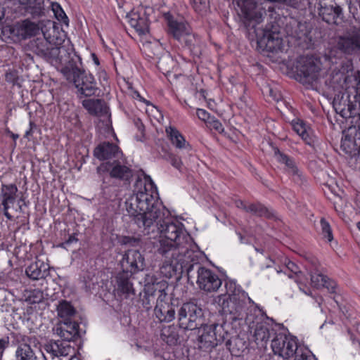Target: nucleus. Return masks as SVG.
<instances>
[{"label": "nucleus", "instance_id": "obj_4", "mask_svg": "<svg viewBox=\"0 0 360 360\" xmlns=\"http://www.w3.org/2000/svg\"><path fill=\"white\" fill-rule=\"evenodd\" d=\"M60 72L69 82L74 84L77 94L85 97L96 95L98 88L96 79L91 73L82 68L79 58L77 60L70 59Z\"/></svg>", "mask_w": 360, "mask_h": 360}, {"label": "nucleus", "instance_id": "obj_22", "mask_svg": "<svg viewBox=\"0 0 360 360\" xmlns=\"http://www.w3.org/2000/svg\"><path fill=\"white\" fill-rule=\"evenodd\" d=\"M233 330L234 335L229 333V335L226 336V346L232 355L239 356L248 349L249 342L245 334L239 335L237 329Z\"/></svg>", "mask_w": 360, "mask_h": 360}, {"label": "nucleus", "instance_id": "obj_62", "mask_svg": "<svg viewBox=\"0 0 360 360\" xmlns=\"http://www.w3.org/2000/svg\"><path fill=\"white\" fill-rule=\"evenodd\" d=\"M84 286L86 291L91 292L93 290L96 288V283L94 282H91L89 281L85 280Z\"/></svg>", "mask_w": 360, "mask_h": 360}, {"label": "nucleus", "instance_id": "obj_41", "mask_svg": "<svg viewBox=\"0 0 360 360\" xmlns=\"http://www.w3.org/2000/svg\"><path fill=\"white\" fill-rule=\"evenodd\" d=\"M58 314L64 320L71 319L76 314L75 307L67 300H61L57 307Z\"/></svg>", "mask_w": 360, "mask_h": 360}, {"label": "nucleus", "instance_id": "obj_7", "mask_svg": "<svg viewBox=\"0 0 360 360\" xmlns=\"http://www.w3.org/2000/svg\"><path fill=\"white\" fill-rule=\"evenodd\" d=\"M228 328L224 323L207 325L204 322V325L198 328L199 348L205 352H211L226 340V336L229 335Z\"/></svg>", "mask_w": 360, "mask_h": 360}, {"label": "nucleus", "instance_id": "obj_52", "mask_svg": "<svg viewBox=\"0 0 360 360\" xmlns=\"http://www.w3.org/2000/svg\"><path fill=\"white\" fill-rule=\"evenodd\" d=\"M322 287L327 288L330 293H335L337 288V283L335 281L330 279L326 276V285H323Z\"/></svg>", "mask_w": 360, "mask_h": 360}, {"label": "nucleus", "instance_id": "obj_59", "mask_svg": "<svg viewBox=\"0 0 360 360\" xmlns=\"http://www.w3.org/2000/svg\"><path fill=\"white\" fill-rule=\"evenodd\" d=\"M197 115L201 120L205 121L209 118V113L203 109L197 110Z\"/></svg>", "mask_w": 360, "mask_h": 360}, {"label": "nucleus", "instance_id": "obj_18", "mask_svg": "<svg viewBox=\"0 0 360 360\" xmlns=\"http://www.w3.org/2000/svg\"><path fill=\"white\" fill-rule=\"evenodd\" d=\"M272 150L274 157L278 163L285 165V170L290 174L293 181L297 184H302L305 180L304 176L297 167L295 159L281 151L277 146H272Z\"/></svg>", "mask_w": 360, "mask_h": 360}, {"label": "nucleus", "instance_id": "obj_25", "mask_svg": "<svg viewBox=\"0 0 360 360\" xmlns=\"http://www.w3.org/2000/svg\"><path fill=\"white\" fill-rule=\"evenodd\" d=\"M179 305L173 303L155 305L154 316L160 323H169L176 319Z\"/></svg>", "mask_w": 360, "mask_h": 360}, {"label": "nucleus", "instance_id": "obj_13", "mask_svg": "<svg viewBox=\"0 0 360 360\" xmlns=\"http://www.w3.org/2000/svg\"><path fill=\"white\" fill-rule=\"evenodd\" d=\"M271 347L274 354L283 360L300 354L297 352V338L288 336L282 333L275 334L271 340Z\"/></svg>", "mask_w": 360, "mask_h": 360}, {"label": "nucleus", "instance_id": "obj_23", "mask_svg": "<svg viewBox=\"0 0 360 360\" xmlns=\"http://www.w3.org/2000/svg\"><path fill=\"white\" fill-rule=\"evenodd\" d=\"M165 18L167 25V32L174 39L182 42V39L190 32V26L182 21H178L170 13H166Z\"/></svg>", "mask_w": 360, "mask_h": 360}, {"label": "nucleus", "instance_id": "obj_24", "mask_svg": "<svg viewBox=\"0 0 360 360\" xmlns=\"http://www.w3.org/2000/svg\"><path fill=\"white\" fill-rule=\"evenodd\" d=\"M18 187L15 184H2L1 188L0 200L4 207V215L8 219H11L12 216L8 212L10 205H13L16 199Z\"/></svg>", "mask_w": 360, "mask_h": 360}, {"label": "nucleus", "instance_id": "obj_43", "mask_svg": "<svg viewBox=\"0 0 360 360\" xmlns=\"http://www.w3.org/2000/svg\"><path fill=\"white\" fill-rule=\"evenodd\" d=\"M311 285L316 288H322L326 285V276L323 274L320 269H316V271H310Z\"/></svg>", "mask_w": 360, "mask_h": 360}, {"label": "nucleus", "instance_id": "obj_33", "mask_svg": "<svg viewBox=\"0 0 360 360\" xmlns=\"http://www.w3.org/2000/svg\"><path fill=\"white\" fill-rule=\"evenodd\" d=\"M165 131L169 141L176 148H191V145L186 141L184 136L176 127L169 126L166 128Z\"/></svg>", "mask_w": 360, "mask_h": 360}, {"label": "nucleus", "instance_id": "obj_58", "mask_svg": "<svg viewBox=\"0 0 360 360\" xmlns=\"http://www.w3.org/2000/svg\"><path fill=\"white\" fill-rule=\"evenodd\" d=\"M295 360H317L314 355H307L304 353L297 354L295 357Z\"/></svg>", "mask_w": 360, "mask_h": 360}, {"label": "nucleus", "instance_id": "obj_42", "mask_svg": "<svg viewBox=\"0 0 360 360\" xmlns=\"http://www.w3.org/2000/svg\"><path fill=\"white\" fill-rule=\"evenodd\" d=\"M274 1L282 2L285 5L298 10H304L307 6L312 12V2L309 0H275Z\"/></svg>", "mask_w": 360, "mask_h": 360}, {"label": "nucleus", "instance_id": "obj_10", "mask_svg": "<svg viewBox=\"0 0 360 360\" xmlns=\"http://www.w3.org/2000/svg\"><path fill=\"white\" fill-rule=\"evenodd\" d=\"M12 345H16L15 352V360H46L44 354L37 349L34 345L32 347V338L20 333H11Z\"/></svg>", "mask_w": 360, "mask_h": 360}, {"label": "nucleus", "instance_id": "obj_47", "mask_svg": "<svg viewBox=\"0 0 360 360\" xmlns=\"http://www.w3.org/2000/svg\"><path fill=\"white\" fill-rule=\"evenodd\" d=\"M193 9L199 13H202L208 8L209 0H191Z\"/></svg>", "mask_w": 360, "mask_h": 360}, {"label": "nucleus", "instance_id": "obj_5", "mask_svg": "<svg viewBox=\"0 0 360 360\" xmlns=\"http://www.w3.org/2000/svg\"><path fill=\"white\" fill-rule=\"evenodd\" d=\"M217 298L225 316V326H231L232 329L240 328L247 316L246 297H233L227 300L225 295H219Z\"/></svg>", "mask_w": 360, "mask_h": 360}, {"label": "nucleus", "instance_id": "obj_38", "mask_svg": "<svg viewBox=\"0 0 360 360\" xmlns=\"http://www.w3.org/2000/svg\"><path fill=\"white\" fill-rule=\"evenodd\" d=\"M355 131L354 127H349L345 131L344 137L341 141V148L349 155H356L354 143L352 141V133Z\"/></svg>", "mask_w": 360, "mask_h": 360}, {"label": "nucleus", "instance_id": "obj_54", "mask_svg": "<svg viewBox=\"0 0 360 360\" xmlns=\"http://www.w3.org/2000/svg\"><path fill=\"white\" fill-rule=\"evenodd\" d=\"M9 346V337L4 336L0 339V358H1L5 349Z\"/></svg>", "mask_w": 360, "mask_h": 360}, {"label": "nucleus", "instance_id": "obj_14", "mask_svg": "<svg viewBox=\"0 0 360 360\" xmlns=\"http://www.w3.org/2000/svg\"><path fill=\"white\" fill-rule=\"evenodd\" d=\"M30 48L33 53L47 61L59 60L60 63L65 62L61 55L66 53L64 46H55L45 39L37 38L30 42Z\"/></svg>", "mask_w": 360, "mask_h": 360}, {"label": "nucleus", "instance_id": "obj_34", "mask_svg": "<svg viewBox=\"0 0 360 360\" xmlns=\"http://www.w3.org/2000/svg\"><path fill=\"white\" fill-rule=\"evenodd\" d=\"M153 288L150 284L149 278L147 277L146 278L143 294H140V302L142 307L146 311L152 309L155 303L156 297L153 295L155 291L153 290Z\"/></svg>", "mask_w": 360, "mask_h": 360}, {"label": "nucleus", "instance_id": "obj_35", "mask_svg": "<svg viewBox=\"0 0 360 360\" xmlns=\"http://www.w3.org/2000/svg\"><path fill=\"white\" fill-rule=\"evenodd\" d=\"M160 337L168 345H176L179 339L177 327L174 325L163 327L161 330Z\"/></svg>", "mask_w": 360, "mask_h": 360}, {"label": "nucleus", "instance_id": "obj_1", "mask_svg": "<svg viewBox=\"0 0 360 360\" xmlns=\"http://www.w3.org/2000/svg\"><path fill=\"white\" fill-rule=\"evenodd\" d=\"M136 193L126 200L125 206L128 215L139 227L143 228L144 235L155 238L162 234L167 225L174 224L184 227L182 223L173 221L169 211L159 201L158 188L150 176L139 179L135 184Z\"/></svg>", "mask_w": 360, "mask_h": 360}, {"label": "nucleus", "instance_id": "obj_19", "mask_svg": "<svg viewBox=\"0 0 360 360\" xmlns=\"http://www.w3.org/2000/svg\"><path fill=\"white\" fill-rule=\"evenodd\" d=\"M40 31L44 33V31L38 24L30 20H22L9 28L11 37H15L18 41L36 36L40 33Z\"/></svg>", "mask_w": 360, "mask_h": 360}, {"label": "nucleus", "instance_id": "obj_29", "mask_svg": "<svg viewBox=\"0 0 360 360\" xmlns=\"http://www.w3.org/2000/svg\"><path fill=\"white\" fill-rule=\"evenodd\" d=\"M149 278L150 284L153 286V290L155 291L153 295L156 297L155 305H164V304H169L166 301L167 297V289L168 288V283L164 280L158 281V278L153 276L147 275Z\"/></svg>", "mask_w": 360, "mask_h": 360}, {"label": "nucleus", "instance_id": "obj_30", "mask_svg": "<svg viewBox=\"0 0 360 360\" xmlns=\"http://www.w3.org/2000/svg\"><path fill=\"white\" fill-rule=\"evenodd\" d=\"M131 276L127 273L120 272L116 276L117 294L124 296V298H129L131 295H134V288L130 280Z\"/></svg>", "mask_w": 360, "mask_h": 360}, {"label": "nucleus", "instance_id": "obj_32", "mask_svg": "<svg viewBox=\"0 0 360 360\" xmlns=\"http://www.w3.org/2000/svg\"><path fill=\"white\" fill-rule=\"evenodd\" d=\"M130 25L140 34H146L149 30V23L146 13L141 14L139 12H131L127 15Z\"/></svg>", "mask_w": 360, "mask_h": 360}, {"label": "nucleus", "instance_id": "obj_27", "mask_svg": "<svg viewBox=\"0 0 360 360\" xmlns=\"http://www.w3.org/2000/svg\"><path fill=\"white\" fill-rule=\"evenodd\" d=\"M276 331L266 323H257L256 325L253 338L258 347L266 348L270 338H274Z\"/></svg>", "mask_w": 360, "mask_h": 360}, {"label": "nucleus", "instance_id": "obj_64", "mask_svg": "<svg viewBox=\"0 0 360 360\" xmlns=\"http://www.w3.org/2000/svg\"><path fill=\"white\" fill-rule=\"evenodd\" d=\"M334 1H335L334 0H315L314 5L312 6L316 7V6H320V4L323 5V3L324 4H330V3H332Z\"/></svg>", "mask_w": 360, "mask_h": 360}, {"label": "nucleus", "instance_id": "obj_56", "mask_svg": "<svg viewBox=\"0 0 360 360\" xmlns=\"http://www.w3.org/2000/svg\"><path fill=\"white\" fill-rule=\"evenodd\" d=\"M32 298V302L39 303L43 299V292L41 290H34L32 296H30V299L31 300Z\"/></svg>", "mask_w": 360, "mask_h": 360}, {"label": "nucleus", "instance_id": "obj_61", "mask_svg": "<svg viewBox=\"0 0 360 360\" xmlns=\"http://www.w3.org/2000/svg\"><path fill=\"white\" fill-rule=\"evenodd\" d=\"M212 127L219 132H222L224 131V127L222 124L217 120H214L212 123Z\"/></svg>", "mask_w": 360, "mask_h": 360}, {"label": "nucleus", "instance_id": "obj_28", "mask_svg": "<svg viewBox=\"0 0 360 360\" xmlns=\"http://www.w3.org/2000/svg\"><path fill=\"white\" fill-rule=\"evenodd\" d=\"M79 324L71 319L64 320L63 323L56 328V333L63 340H74L79 336Z\"/></svg>", "mask_w": 360, "mask_h": 360}, {"label": "nucleus", "instance_id": "obj_50", "mask_svg": "<svg viewBox=\"0 0 360 360\" xmlns=\"http://www.w3.org/2000/svg\"><path fill=\"white\" fill-rule=\"evenodd\" d=\"M12 316L15 320L20 321L22 323H24L26 319L28 320V318H27V315L23 308H13Z\"/></svg>", "mask_w": 360, "mask_h": 360}, {"label": "nucleus", "instance_id": "obj_36", "mask_svg": "<svg viewBox=\"0 0 360 360\" xmlns=\"http://www.w3.org/2000/svg\"><path fill=\"white\" fill-rule=\"evenodd\" d=\"M181 44H184L193 53V55L199 56L201 54L200 39L195 34H193L191 29L190 32L182 39Z\"/></svg>", "mask_w": 360, "mask_h": 360}, {"label": "nucleus", "instance_id": "obj_53", "mask_svg": "<svg viewBox=\"0 0 360 360\" xmlns=\"http://www.w3.org/2000/svg\"><path fill=\"white\" fill-rule=\"evenodd\" d=\"M6 80L8 82L12 83L13 84H15L18 80V76L15 71H11L6 73L5 75Z\"/></svg>", "mask_w": 360, "mask_h": 360}, {"label": "nucleus", "instance_id": "obj_37", "mask_svg": "<svg viewBox=\"0 0 360 360\" xmlns=\"http://www.w3.org/2000/svg\"><path fill=\"white\" fill-rule=\"evenodd\" d=\"M45 0H34L27 6H25V12L30 14L32 18H39L46 14L44 5Z\"/></svg>", "mask_w": 360, "mask_h": 360}, {"label": "nucleus", "instance_id": "obj_44", "mask_svg": "<svg viewBox=\"0 0 360 360\" xmlns=\"http://www.w3.org/2000/svg\"><path fill=\"white\" fill-rule=\"evenodd\" d=\"M52 11L56 18L60 22L68 25V18L58 3H51Z\"/></svg>", "mask_w": 360, "mask_h": 360}, {"label": "nucleus", "instance_id": "obj_6", "mask_svg": "<svg viewBox=\"0 0 360 360\" xmlns=\"http://www.w3.org/2000/svg\"><path fill=\"white\" fill-rule=\"evenodd\" d=\"M194 257L193 255V261L186 269L188 281L193 284L195 281L199 288L205 292H216L222 284L221 280L211 269L195 262Z\"/></svg>", "mask_w": 360, "mask_h": 360}, {"label": "nucleus", "instance_id": "obj_48", "mask_svg": "<svg viewBox=\"0 0 360 360\" xmlns=\"http://www.w3.org/2000/svg\"><path fill=\"white\" fill-rule=\"evenodd\" d=\"M293 129L295 131H296V133L300 136L303 140L307 141L308 139H310L309 135L307 131L306 124L302 121L294 124Z\"/></svg>", "mask_w": 360, "mask_h": 360}, {"label": "nucleus", "instance_id": "obj_40", "mask_svg": "<svg viewBox=\"0 0 360 360\" xmlns=\"http://www.w3.org/2000/svg\"><path fill=\"white\" fill-rule=\"evenodd\" d=\"M248 212L254 215L267 219H274L275 215L273 210L269 209L260 202L251 203L248 205Z\"/></svg>", "mask_w": 360, "mask_h": 360}, {"label": "nucleus", "instance_id": "obj_12", "mask_svg": "<svg viewBox=\"0 0 360 360\" xmlns=\"http://www.w3.org/2000/svg\"><path fill=\"white\" fill-rule=\"evenodd\" d=\"M336 48L347 56H360V27H351L338 36Z\"/></svg>", "mask_w": 360, "mask_h": 360}, {"label": "nucleus", "instance_id": "obj_3", "mask_svg": "<svg viewBox=\"0 0 360 360\" xmlns=\"http://www.w3.org/2000/svg\"><path fill=\"white\" fill-rule=\"evenodd\" d=\"M238 15L250 40H255L259 49L266 52H277L282 49L283 39L277 25L268 24L264 28L257 26L262 22L264 13L255 0H239Z\"/></svg>", "mask_w": 360, "mask_h": 360}, {"label": "nucleus", "instance_id": "obj_20", "mask_svg": "<svg viewBox=\"0 0 360 360\" xmlns=\"http://www.w3.org/2000/svg\"><path fill=\"white\" fill-rule=\"evenodd\" d=\"M94 156L100 161H115L123 158V153L119 146L109 141L100 143L93 151Z\"/></svg>", "mask_w": 360, "mask_h": 360}, {"label": "nucleus", "instance_id": "obj_11", "mask_svg": "<svg viewBox=\"0 0 360 360\" xmlns=\"http://www.w3.org/2000/svg\"><path fill=\"white\" fill-rule=\"evenodd\" d=\"M96 172L103 181V174L106 173H108L111 178L122 181L124 184H129L133 177V170L125 165L122 158L101 163L97 167Z\"/></svg>", "mask_w": 360, "mask_h": 360}, {"label": "nucleus", "instance_id": "obj_46", "mask_svg": "<svg viewBox=\"0 0 360 360\" xmlns=\"http://www.w3.org/2000/svg\"><path fill=\"white\" fill-rule=\"evenodd\" d=\"M120 243L122 245H127L129 247H139L142 244L141 239L134 236H122L120 239Z\"/></svg>", "mask_w": 360, "mask_h": 360}, {"label": "nucleus", "instance_id": "obj_26", "mask_svg": "<svg viewBox=\"0 0 360 360\" xmlns=\"http://www.w3.org/2000/svg\"><path fill=\"white\" fill-rule=\"evenodd\" d=\"M82 105L93 116L102 117L109 114V108L103 99H85L82 101Z\"/></svg>", "mask_w": 360, "mask_h": 360}, {"label": "nucleus", "instance_id": "obj_63", "mask_svg": "<svg viewBox=\"0 0 360 360\" xmlns=\"http://www.w3.org/2000/svg\"><path fill=\"white\" fill-rule=\"evenodd\" d=\"M311 268L310 269V271H316V269H319V267H320L319 262L316 259H313L311 261Z\"/></svg>", "mask_w": 360, "mask_h": 360}, {"label": "nucleus", "instance_id": "obj_16", "mask_svg": "<svg viewBox=\"0 0 360 360\" xmlns=\"http://www.w3.org/2000/svg\"><path fill=\"white\" fill-rule=\"evenodd\" d=\"M354 101L350 99V96L347 95L345 97L342 96L341 98L333 101V108L336 112L339 113L344 118H360V94L353 97Z\"/></svg>", "mask_w": 360, "mask_h": 360}, {"label": "nucleus", "instance_id": "obj_2", "mask_svg": "<svg viewBox=\"0 0 360 360\" xmlns=\"http://www.w3.org/2000/svg\"><path fill=\"white\" fill-rule=\"evenodd\" d=\"M157 252L165 258L160 266V273L170 278L186 273L193 261L194 252L191 249V238L184 227L167 225L162 231Z\"/></svg>", "mask_w": 360, "mask_h": 360}, {"label": "nucleus", "instance_id": "obj_51", "mask_svg": "<svg viewBox=\"0 0 360 360\" xmlns=\"http://www.w3.org/2000/svg\"><path fill=\"white\" fill-rule=\"evenodd\" d=\"M167 160L168 161H169V162L174 167L179 170H181L182 166V161L179 157L172 153H169L168 155Z\"/></svg>", "mask_w": 360, "mask_h": 360}, {"label": "nucleus", "instance_id": "obj_57", "mask_svg": "<svg viewBox=\"0 0 360 360\" xmlns=\"http://www.w3.org/2000/svg\"><path fill=\"white\" fill-rule=\"evenodd\" d=\"M134 124H135L136 127L137 128V129L141 132V137H144L145 127H144L142 121L139 118L136 119V120H134Z\"/></svg>", "mask_w": 360, "mask_h": 360}, {"label": "nucleus", "instance_id": "obj_21", "mask_svg": "<svg viewBox=\"0 0 360 360\" xmlns=\"http://www.w3.org/2000/svg\"><path fill=\"white\" fill-rule=\"evenodd\" d=\"M69 340L50 341L44 345L46 352L51 354L53 359L67 358L71 360L75 355V349L70 346Z\"/></svg>", "mask_w": 360, "mask_h": 360}, {"label": "nucleus", "instance_id": "obj_8", "mask_svg": "<svg viewBox=\"0 0 360 360\" xmlns=\"http://www.w3.org/2000/svg\"><path fill=\"white\" fill-rule=\"evenodd\" d=\"M176 319L179 327L184 330L198 329L205 321L202 308L192 302L178 307Z\"/></svg>", "mask_w": 360, "mask_h": 360}, {"label": "nucleus", "instance_id": "obj_39", "mask_svg": "<svg viewBox=\"0 0 360 360\" xmlns=\"http://www.w3.org/2000/svg\"><path fill=\"white\" fill-rule=\"evenodd\" d=\"M224 287L226 288V292L220 295H225L227 300L232 299L233 297H247L245 292L233 280H226Z\"/></svg>", "mask_w": 360, "mask_h": 360}, {"label": "nucleus", "instance_id": "obj_49", "mask_svg": "<svg viewBox=\"0 0 360 360\" xmlns=\"http://www.w3.org/2000/svg\"><path fill=\"white\" fill-rule=\"evenodd\" d=\"M79 233L77 231L74 232L72 234H68V238H65V240L58 245V247L62 248H67L68 246L73 243H77L79 241L78 238Z\"/></svg>", "mask_w": 360, "mask_h": 360}, {"label": "nucleus", "instance_id": "obj_9", "mask_svg": "<svg viewBox=\"0 0 360 360\" xmlns=\"http://www.w3.org/2000/svg\"><path fill=\"white\" fill-rule=\"evenodd\" d=\"M320 59L313 55L302 56L296 63V79L300 83L312 84L316 82L321 70Z\"/></svg>", "mask_w": 360, "mask_h": 360}, {"label": "nucleus", "instance_id": "obj_31", "mask_svg": "<svg viewBox=\"0 0 360 360\" xmlns=\"http://www.w3.org/2000/svg\"><path fill=\"white\" fill-rule=\"evenodd\" d=\"M26 275L32 280L46 278L50 274L49 266L42 261H37L29 265L25 269Z\"/></svg>", "mask_w": 360, "mask_h": 360}, {"label": "nucleus", "instance_id": "obj_60", "mask_svg": "<svg viewBox=\"0 0 360 360\" xmlns=\"http://www.w3.org/2000/svg\"><path fill=\"white\" fill-rule=\"evenodd\" d=\"M235 205L236 207L242 209L247 212H248V205L244 201L241 200H237L235 201Z\"/></svg>", "mask_w": 360, "mask_h": 360}, {"label": "nucleus", "instance_id": "obj_15", "mask_svg": "<svg viewBox=\"0 0 360 360\" xmlns=\"http://www.w3.org/2000/svg\"><path fill=\"white\" fill-rule=\"evenodd\" d=\"M311 13H317L318 16L328 25H339L345 20V15L342 6L335 1L323 5L312 6Z\"/></svg>", "mask_w": 360, "mask_h": 360}, {"label": "nucleus", "instance_id": "obj_17", "mask_svg": "<svg viewBox=\"0 0 360 360\" xmlns=\"http://www.w3.org/2000/svg\"><path fill=\"white\" fill-rule=\"evenodd\" d=\"M123 273L130 275L143 270L145 267V259L141 253L137 250L130 249L127 250L122 255L120 262Z\"/></svg>", "mask_w": 360, "mask_h": 360}, {"label": "nucleus", "instance_id": "obj_55", "mask_svg": "<svg viewBox=\"0 0 360 360\" xmlns=\"http://www.w3.org/2000/svg\"><path fill=\"white\" fill-rule=\"evenodd\" d=\"M285 267L288 271L293 273L296 276H297L298 274H301V271H300L298 266L291 261H288L285 264Z\"/></svg>", "mask_w": 360, "mask_h": 360}, {"label": "nucleus", "instance_id": "obj_45", "mask_svg": "<svg viewBox=\"0 0 360 360\" xmlns=\"http://www.w3.org/2000/svg\"><path fill=\"white\" fill-rule=\"evenodd\" d=\"M320 224L321 228V235L328 242H331L333 239V232L329 223L325 218H321L320 220Z\"/></svg>", "mask_w": 360, "mask_h": 360}]
</instances>
